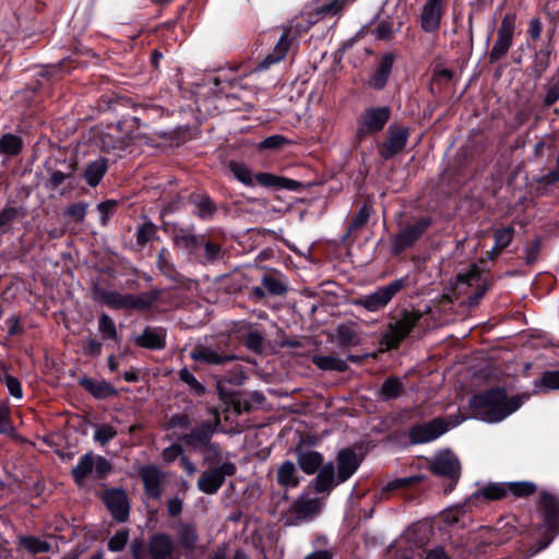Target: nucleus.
I'll use <instances>...</instances> for the list:
<instances>
[{
  "label": "nucleus",
  "instance_id": "f257e3e1",
  "mask_svg": "<svg viewBox=\"0 0 559 559\" xmlns=\"http://www.w3.org/2000/svg\"><path fill=\"white\" fill-rule=\"evenodd\" d=\"M522 396L508 399L507 391L502 388L487 390L474 395L471 404L477 408V417L481 420L495 424L503 420L523 405Z\"/></svg>",
  "mask_w": 559,
  "mask_h": 559
},
{
  "label": "nucleus",
  "instance_id": "f03ea898",
  "mask_svg": "<svg viewBox=\"0 0 559 559\" xmlns=\"http://www.w3.org/2000/svg\"><path fill=\"white\" fill-rule=\"evenodd\" d=\"M141 120L138 117H124L117 126L102 136V148L118 156L131 145L148 142V136L141 130Z\"/></svg>",
  "mask_w": 559,
  "mask_h": 559
},
{
  "label": "nucleus",
  "instance_id": "7ed1b4c3",
  "mask_svg": "<svg viewBox=\"0 0 559 559\" xmlns=\"http://www.w3.org/2000/svg\"><path fill=\"white\" fill-rule=\"evenodd\" d=\"M164 295L158 288L139 295L121 294L116 290H98V300L116 310H139L147 311L156 306L157 300Z\"/></svg>",
  "mask_w": 559,
  "mask_h": 559
},
{
  "label": "nucleus",
  "instance_id": "20e7f679",
  "mask_svg": "<svg viewBox=\"0 0 559 559\" xmlns=\"http://www.w3.org/2000/svg\"><path fill=\"white\" fill-rule=\"evenodd\" d=\"M409 284V276L404 275L390 283L377 287L373 292L355 298L352 304L355 307L364 308L369 312H377L384 309L392 299Z\"/></svg>",
  "mask_w": 559,
  "mask_h": 559
},
{
  "label": "nucleus",
  "instance_id": "39448f33",
  "mask_svg": "<svg viewBox=\"0 0 559 559\" xmlns=\"http://www.w3.org/2000/svg\"><path fill=\"white\" fill-rule=\"evenodd\" d=\"M210 411L213 414V421H203L197 425L188 433L181 435L180 440L190 449H207L218 457L219 449L211 440L219 425V414L213 408Z\"/></svg>",
  "mask_w": 559,
  "mask_h": 559
},
{
  "label": "nucleus",
  "instance_id": "423d86ee",
  "mask_svg": "<svg viewBox=\"0 0 559 559\" xmlns=\"http://www.w3.org/2000/svg\"><path fill=\"white\" fill-rule=\"evenodd\" d=\"M391 117L389 106L366 108L357 118L356 138L364 140L383 130Z\"/></svg>",
  "mask_w": 559,
  "mask_h": 559
},
{
  "label": "nucleus",
  "instance_id": "0eeeda50",
  "mask_svg": "<svg viewBox=\"0 0 559 559\" xmlns=\"http://www.w3.org/2000/svg\"><path fill=\"white\" fill-rule=\"evenodd\" d=\"M421 314L418 311H404L394 323H390L388 331L381 337V344L388 349L396 348L418 324Z\"/></svg>",
  "mask_w": 559,
  "mask_h": 559
},
{
  "label": "nucleus",
  "instance_id": "6e6552de",
  "mask_svg": "<svg viewBox=\"0 0 559 559\" xmlns=\"http://www.w3.org/2000/svg\"><path fill=\"white\" fill-rule=\"evenodd\" d=\"M227 168L236 180L247 187H253L254 181H257L260 186L267 188L287 187L284 185V182L287 181L286 179L270 173H259L253 175L251 169L245 163L239 160H230L227 165Z\"/></svg>",
  "mask_w": 559,
  "mask_h": 559
},
{
  "label": "nucleus",
  "instance_id": "1a4fd4ad",
  "mask_svg": "<svg viewBox=\"0 0 559 559\" xmlns=\"http://www.w3.org/2000/svg\"><path fill=\"white\" fill-rule=\"evenodd\" d=\"M515 13H507L498 27L497 39L493 43V46L489 52V62L496 63L503 59L510 48L513 45V37L515 33Z\"/></svg>",
  "mask_w": 559,
  "mask_h": 559
},
{
  "label": "nucleus",
  "instance_id": "9d476101",
  "mask_svg": "<svg viewBox=\"0 0 559 559\" xmlns=\"http://www.w3.org/2000/svg\"><path fill=\"white\" fill-rule=\"evenodd\" d=\"M432 219L424 216L416 222L406 225L392 239L391 251L393 254H400L405 249L413 247L421 236L429 229Z\"/></svg>",
  "mask_w": 559,
  "mask_h": 559
},
{
  "label": "nucleus",
  "instance_id": "9b49d317",
  "mask_svg": "<svg viewBox=\"0 0 559 559\" xmlns=\"http://www.w3.org/2000/svg\"><path fill=\"white\" fill-rule=\"evenodd\" d=\"M321 507L322 502L319 498L302 493L286 513V524L298 525L299 523L308 522L318 514Z\"/></svg>",
  "mask_w": 559,
  "mask_h": 559
},
{
  "label": "nucleus",
  "instance_id": "f8f14e48",
  "mask_svg": "<svg viewBox=\"0 0 559 559\" xmlns=\"http://www.w3.org/2000/svg\"><path fill=\"white\" fill-rule=\"evenodd\" d=\"M432 474L447 478L452 489L461 476V463L459 457L450 450L438 453L429 466Z\"/></svg>",
  "mask_w": 559,
  "mask_h": 559
},
{
  "label": "nucleus",
  "instance_id": "ddd939ff",
  "mask_svg": "<svg viewBox=\"0 0 559 559\" xmlns=\"http://www.w3.org/2000/svg\"><path fill=\"white\" fill-rule=\"evenodd\" d=\"M236 471L237 467L231 462H224L209 471H204L198 480V488L206 495H214L224 485L226 477L233 476Z\"/></svg>",
  "mask_w": 559,
  "mask_h": 559
},
{
  "label": "nucleus",
  "instance_id": "4468645a",
  "mask_svg": "<svg viewBox=\"0 0 559 559\" xmlns=\"http://www.w3.org/2000/svg\"><path fill=\"white\" fill-rule=\"evenodd\" d=\"M189 356L195 362L205 365H223L234 359L233 355H228L218 344H212L205 341L197 342L190 349Z\"/></svg>",
  "mask_w": 559,
  "mask_h": 559
},
{
  "label": "nucleus",
  "instance_id": "2eb2a0df",
  "mask_svg": "<svg viewBox=\"0 0 559 559\" xmlns=\"http://www.w3.org/2000/svg\"><path fill=\"white\" fill-rule=\"evenodd\" d=\"M449 430V424L441 417L428 423L413 426L408 431V439L413 444L431 442Z\"/></svg>",
  "mask_w": 559,
  "mask_h": 559
},
{
  "label": "nucleus",
  "instance_id": "dca6fc26",
  "mask_svg": "<svg viewBox=\"0 0 559 559\" xmlns=\"http://www.w3.org/2000/svg\"><path fill=\"white\" fill-rule=\"evenodd\" d=\"M102 500L117 522L124 523L129 520L130 502L127 492L122 488L106 489Z\"/></svg>",
  "mask_w": 559,
  "mask_h": 559
},
{
  "label": "nucleus",
  "instance_id": "f3484780",
  "mask_svg": "<svg viewBox=\"0 0 559 559\" xmlns=\"http://www.w3.org/2000/svg\"><path fill=\"white\" fill-rule=\"evenodd\" d=\"M138 473L143 483L144 493L151 499L159 500L166 480L164 472L155 464H145L140 466Z\"/></svg>",
  "mask_w": 559,
  "mask_h": 559
},
{
  "label": "nucleus",
  "instance_id": "a211bd4d",
  "mask_svg": "<svg viewBox=\"0 0 559 559\" xmlns=\"http://www.w3.org/2000/svg\"><path fill=\"white\" fill-rule=\"evenodd\" d=\"M362 456L354 448H344L336 455L337 483L347 481L359 468Z\"/></svg>",
  "mask_w": 559,
  "mask_h": 559
},
{
  "label": "nucleus",
  "instance_id": "6ab92c4d",
  "mask_svg": "<svg viewBox=\"0 0 559 559\" xmlns=\"http://www.w3.org/2000/svg\"><path fill=\"white\" fill-rule=\"evenodd\" d=\"M388 133V140L379 147V155L385 160L401 152L406 146L408 140V129L405 127L390 126Z\"/></svg>",
  "mask_w": 559,
  "mask_h": 559
},
{
  "label": "nucleus",
  "instance_id": "aec40b11",
  "mask_svg": "<svg viewBox=\"0 0 559 559\" xmlns=\"http://www.w3.org/2000/svg\"><path fill=\"white\" fill-rule=\"evenodd\" d=\"M540 507L543 512V522L539 526L551 532H559V499L550 492L540 495Z\"/></svg>",
  "mask_w": 559,
  "mask_h": 559
},
{
  "label": "nucleus",
  "instance_id": "412c9836",
  "mask_svg": "<svg viewBox=\"0 0 559 559\" xmlns=\"http://www.w3.org/2000/svg\"><path fill=\"white\" fill-rule=\"evenodd\" d=\"M443 16V3L435 0H426L423 5L419 22L426 33H435L440 28Z\"/></svg>",
  "mask_w": 559,
  "mask_h": 559
},
{
  "label": "nucleus",
  "instance_id": "4be33fe9",
  "mask_svg": "<svg viewBox=\"0 0 559 559\" xmlns=\"http://www.w3.org/2000/svg\"><path fill=\"white\" fill-rule=\"evenodd\" d=\"M147 551L151 559H178L174 556V542L165 533H157L151 536Z\"/></svg>",
  "mask_w": 559,
  "mask_h": 559
},
{
  "label": "nucleus",
  "instance_id": "5701e85b",
  "mask_svg": "<svg viewBox=\"0 0 559 559\" xmlns=\"http://www.w3.org/2000/svg\"><path fill=\"white\" fill-rule=\"evenodd\" d=\"M317 476L310 481V486L317 493L329 495L337 486V475L333 462H328L318 472Z\"/></svg>",
  "mask_w": 559,
  "mask_h": 559
},
{
  "label": "nucleus",
  "instance_id": "b1692460",
  "mask_svg": "<svg viewBox=\"0 0 559 559\" xmlns=\"http://www.w3.org/2000/svg\"><path fill=\"white\" fill-rule=\"evenodd\" d=\"M296 454L299 467L307 475L316 474L323 466V455L316 450L298 445Z\"/></svg>",
  "mask_w": 559,
  "mask_h": 559
},
{
  "label": "nucleus",
  "instance_id": "393cba45",
  "mask_svg": "<svg viewBox=\"0 0 559 559\" xmlns=\"http://www.w3.org/2000/svg\"><path fill=\"white\" fill-rule=\"evenodd\" d=\"M394 57L392 53H386L381 58L377 69L370 74L368 85L376 91H381L385 87L389 78L392 73Z\"/></svg>",
  "mask_w": 559,
  "mask_h": 559
},
{
  "label": "nucleus",
  "instance_id": "a878e982",
  "mask_svg": "<svg viewBox=\"0 0 559 559\" xmlns=\"http://www.w3.org/2000/svg\"><path fill=\"white\" fill-rule=\"evenodd\" d=\"M199 535L193 524L180 523L177 530L178 545L186 552V557L190 558L195 550Z\"/></svg>",
  "mask_w": 559,
  "mask_h": 559
},
{
  "label": "nucleus",
  "instance_id": "bb28decb",
  "mask_svg": "<svg viewBox=\"0 0 559 559\" xmlns=\"http://www.w3.org/2000/svg\"><path fill=\"white\" fill-rule=\"evenodd\" d=\"M80 385L83 386L91 395L98 400H106L117 396L118 391L105 380H94L92 378L80 379Z\"/></svg>",
  "mask_w": 559,
  "mask_h": 559
},
{
  "label": "nucleus",
  "instance_id": "cd10ccee",
  "mask_svg": "<svg viewBox=\"0 0 559 559\" xmlns=\"http://www.w3.org/2000/svg\"><path fill=\"white\" fill-rule=\"evenodd\" d=\"M459 282L466 283L468 286L477 284L476 290L468 296L467 305L469 307H474L478 304V301L483 298L488 289V284L485 280H481L479 274L471 271L465 274H459Z\"/></svg>",
  "mask_w": 559,
  "mask_h": 559
},
{
  "label": "nucleus",
  "instance_id": "c85d7f7f",
  "mask_svg": "<svg viewBox=\"0 0 559 559\" xmlns=\"http://www.w3.org/2000/svg\"><path fill=\"white\" fill-rule=\"evenodd\" d=\"M261 283L272 296H283L288 289L287 278L280 272H269L262 276Z\"/></svg>",
  "mask_w": 559,
  "mask_h": 559
},
{
  "label": "nucleus",
  "instance_id": "c756f323",
  "mask_svg": "<svg viewBox=\"0 0 559 559\" xmlns=\"http://www.w3.org/2000/svg\"><path fill=\"white\" fill-rule=\"evenodd\" d=\"M16 544L20 549L33 556L49 552L51 549V545L48 540L34 535L20 536Z\"/></svg>",
  "mask_w": 559,
  "mask_h": 559
},
{
  "label": "nucleus",
  "instance_id": "7c9ffc66",
  "mask_svg": "<svg viewBox=\"0 0 559 559\" xmlns=\"http://www.w3.org/2000/svg\"><path fill=\"white\" fill-rule=\"evenodd\" d=\"M289 49V39L287 34H283L277 44L275 45L273 51L269 53L258 66V71H264L269 69L272 64L280 62L283 60L288 52Z\"/></svg>",
  "mask_w": 559,
  "mask_h": 559
},
{
  "label": "nucleus",
  "instance_id": "2f4dec72",
  "mask_svg": "<svg viewBox=\"0 0 559 559\" xmlns=\"http://www.w3.org/2000/svg\"><path fill=\"white\" fill-rule=\"evenodd\" d=\"M277 483L280 486L288 489L297 487L300 483L297 468L292 461H284L277 468Z\"/></svg>",
  "mask_w": 559,
  "mask_h": 559
},
{
  "label": "nucleus",
  "instance_id": "473e14b6",
  "mask_svg": "<svg viewBox=\"0 0 559 559\" xmlns=\"http://www.w3.org/2000/svg\"><path fill=\"white\" fill-rule=\"evenodd\" d=\"M136 344L141 347L160 349L165 346V332L162 329L146 328L136 337Z\"/></svg>",
  "mask_w": 559,
  "mask_h": 559
},
{
  "label": "nucleus",
  "instance_id": "72a5a7b5",
  "mask_svg": "<svg viewBox=\"0 0 559 559\" xmlns=\"http://www.w3.org/2000/svg\"><path fill=\"white\" fill-rule=\"evenodd\" d=\"M311 361L322 371L344 372L348 368L346 360L335 355H313Z\"/></svg>",
  "mask_w": 559,
  "mask_h": 559
},
{
  "label": "nucleus",
  "instance_id": "f704fd0d",
  "mask_svg": "<svg viewBox=\"0 0 559 559\" xmlns=\"http://www.w3.org/2000/svg\"><path fill=\"white\" fill-rule=\"evenodd\" d=\"M515 229L512 226L498 228L493 231L495 245L489 252V259H496L500 252L510 246L514 238Z\"/></svg>",
  "mask_w": 559,
  "mask_h": 559
},
{
  "label": "nucleus",
  "instance_id": "c9c22d12",
  "mask_svg": "<svg viewBox=\"0 0 559 559\" xmlns=\"http://www.w3.org/2000/svg\"><path fill=\"white\" fill-rule=\"evenodd\" d=\"M108 169L107 159L99 157L87 164L84 178L90 187H96L105 176Z\"/></svg>",
  "mask_w": 559,
  "mask_h": 559
},
{
  "label": "nucleus",
  "instance_id": "e433bc0d",
  "mask_svg": "<svg viewBox=\"0 0 559 559\" xmlns=\"http://www.w3.org/2000/svg\"><path fill=\"white\" fill-rule=\"evenodd\" d=\"M93 468L94 453L88 451L80 457L78 464L71 471L75 484L81 485L85 478L93 473Z\"/></svg>",
  "mask_w": 559,
  "mask_h": 559
},
{
  "label": "nucleus",
  "instance_id": "4c0bfd02",
  "mask_svg": "<svg viewBox=\"0 0 559 559\" xmlns=\"http://www.w3.org/2000/svg\"><path fill=\"white\" fill-rule=\"evenodd\" d=\"M335 336L342 347H353L360 344V336L352 324H340L335 330Z\"/></svg>",
  "mask_w": 559,
  "mask_h": 559
},
{
  "label": "nucleus",
  "instance_id": "58836bf2",
  "mask_svg": "<svg viewBox=\"0 0 559 559\" xmlns=\"http://www.w3.org/2000/svg\"><path fill=\"white\" fill-rule=\"evenodd\" d=\"M507 493V483H492L474 492L471 497V500L478 498H485L487 500H499L504 498Z\"/></svg>",
  "mask_w": 559,
  "mask_h": 559
},
{
  "label": "nucleus",
  "instance_id": "ea45409f",
  "mask_svg": "<svg viewBox=\"0 0 559 559\" xmlns=\"http://www.w3.org/2000/svg\"><path fill=\"white\" fill-rule=\"evenodd\" d=\"M23 148L21 136L12 133H5L0 138V154L5 156H16Z\"/></svg>",
  "mask_w": 559,
  "mask_h": 559
},
{
  "label": "nucleus",
  "instance_id": "a19ab883",
  "mask_svg": "<svg viewBox=\"0 0 559 559\" xmlns=\"http://www.w3.org/2000/svg\"><path fill=\"white\" fill-rule=\"evenodd\" d=\"M192 424L191 417L186 413H178L170 416L165 424V430L171 431L174 436L180 439L179 432L187 430Z\"/></svg>",
  "mask_w": 559,
  "mask_h": 559
},
{
  "label": "nucleus",
  "instance_id": "79ce46f5",
  "mask_svg": "<svg viewBox=\"0 0 559 559\" xmlns=\"http://www.w3.org/2000/svg\"><path fill=\"white\" fill-rule=\"evenodd\" d=\"M98 331L104 341H114L119 343V335L115 321L107 314L102 313L98 318Z\"/></svg>",
  "mask_w": 559,
  "mask_h": 559
},
{
  "label": "nucleus",
  "instance_id": "37998d69",
  "mask_svg": "<svg viewBox=\"0 0 559 559\" xmlns=\"http://www.w3.org/2000/svg\"><path fill=\"white\" fill-rule=\"evenodd\" d=\"M157 237V226L148 218H144V222L138 226L135 231L136 243L139 246H145L150 241Z\"/></svg>",
  "mask_w": 559,
  "mask_h": 559
},
{
  "label": "nucleus",
  "instance_id": "c03bdc74",
  "mask_svg": "<svg viewBox=\"0 0 559 559\" xmlns=\"http://www.w3.org/2000/svg\"><path fill=\"white\" fill-rule=\"evenodd\" d=\"M538 532L543 535V538L526 550L525 559L532 558L548 548L558 534L556 532L548 531L547 528H542V526H538Z\"/></svg>",
  "mask_w": 559,
  "mask_h": 559
},
{
  "label": "nucleus",
  "instance_id": "a18cd8bd",
  "mask_svg": "<svg viewBox=\"0 0 559 559\" xmlns=\"http://www.w3.org/2000/svg\"><path fill=\"white\" fill-rule=\"evenodd\" d=\"M507 489L514 497H528L536 491V485L532 481H510Z\"/></svg>",
  "mask_w": 559,
  "mask_h": 559
},
{
  "label": "nucleus",
  "instance_id": "49530a36",
  "mask_svg": "<svg viewBox=\"0 0 559 559\" xmlns=\"http://www.w3.org/2000/svg\"><path fill=\"white\" fill-rule=\"evenodd\" d=\"M174 241L180 248L192 250L198 245V237L192 231L180 228L175 233Z\"/></svg>",
  "mask_w": 559,
  "mask_h": 559
},
{
  "label": "nucleus",
  "instance_id": "de8ad7c7",
  "mask_svg": "<svg viewBox=\"0 0 559 559\" xmlns=\"http://www.w3.org/2000/svg\"><path fill=\"white\" fill-rule=\"evenodd\" d=\"M402 392V383L400 379L390 377L388 378L381 389L380 395L383 400H391L397 397Z\"/></svg>",
  "mask_w": 559,
  "mask_h": 559
},
{
  "label": "nucleus",
  "instance_id": "09e8293b",
  "mask_svg": "<svg viewBox=\"0 0 559 559\" xmlns=\"http://www.w3.org/2000/svg\"><path fill=\"white\" fill-rule=\"evenodd\" d=\"M117 436V429L108 424H102L96 426L94 430V441L100 445L107 444Z\"/></svg>",
  "mask_w": 559,
  "mask_h": 559
},
{
  "label": "nucleus",
  "instance_id": "8fccbe9b",
  "mask_svg": "<svg viewBox=\"0 0 559 559\" xmlns=\"http://www.w3.org/2000/svg\"><path fill=\"white\" fill-rule=\"evenodd\" d=\"M129 530L122 528L116 532L108 540V550L119 552L124 549L129 542Z\"/></svg>",
  "mask_w": 559,
  "mask_h": 559
},
{
  "label": "nucleus",
  "instance_id": "3c124183",
  "mask_svg": "<svg viewBox=\"0 0 559 559\" xmlns=\"http://www.w3.org/2000/svg\"><path fill=\"white\" fill-rule=\"evenodd\" d=\"M179 379L189 386L193 394L201 395L205 392L204 385L198 381L189 369L182 368L179 371Z\"/></svg>",
  "mask_w": 559,
  "mask_h": 559
},
{
  "label": "nucleus",
  "instance_id": "603ef678",
  "mask_svg": "<svg viewBox=\"0 0 559 559\" xmlns=\"http://www.w3.org/2000/svg\"><path fill=\"white\" fill-rule=\"evenodd\" d=\"M0 380H1V383L7 388L9 393L14 399L21 400L23 397L22 384H21V381L16 377H14L10 373H4L0 378Z\"/></svg>",
  "mask_w": 559,
  "mask_h": 559
},
{
  "label": "nucleus",
  "instance_id": "864d4df0",
  "mask_svg": "<svg viewBox=\"0 0 559 559\" xmlns=\"http://www.w3.org/2000/svg\"><path fill=\"white\" fill-rule=\"evenodd\" d=\"M346 7V0H330L316 9V14L321 16H333Z\"/></svg>",
  "mask_w": 559,
  "mask_h": 559
},
{
  "label": "nucleus",
  "instance_id": "5fc2aeb1",
  "mask_svg": "<svg viewBox=\"0 0 559 559\" xmlns=\"http://www.w3.org/2000/svg\"><path fill=\"white\" fill-rule=\"evenodd\" d=\"M194 204H195V207H197L195 214L199 217H201V218L210 217L214 213V211H215L214 203L206 195H198L194 199Z\"/></svg>",
  "mask_w": 559,
  "mask_h": 559
},
{
  "label": "nucleus",
  "instance_id": "6e6d98bb",
  "mask_svg": "<svg viewBox=\"0 0 559 559\" xmlns=\"http://www.w3.org/2000/svg\"><path fill=\"white\" fill-rule=\"evenodd\" d=\"M423 479H424L423 475H414V476H409V477L396 478V479L389 481L384 486L383 491H392V490H397V489H402V488H407L416 483L421 481Z\"/></svg>",
  "mask_w": 559,
  "mask_h": 559
},
{
  "label": "nucleus",
  "instance_id": "4d7b16f0",
  "mask_svg": "<svg viewBox=\"0 0 559 559\" xmlns=\"http://www.w3.org/2000/svg\"><path fill=\"white\" fill-rule=\"evenodd\" d=\"M369 217L370 207L367 204H364L350 221L348 226V233H353L364 227L368 223Z\"/></svg>",
  "mask_w": 559,
  "mask_h": 559
},
{
  "label": "nucleus",
  "instance_id": "13d9d810",
  "mask_svg": "<svg viewBox=\"0 0 559 559\" xmlns=\"http://www.w3.org/2000/svg\"><path fill=\"white\" fill-rule=\"evenodd\" d=\"M112 471L111 463L102 455H94V477L96 479H105Z\"/></svg>",
  "mask_w": 559,
  "mask_h": 559
},
{
  "label": "nucleus",
  "instance_id": "bf43d9fd",
  "mask_svg": "<svg viewBox=\"0 0 559 559\" xmlns=\"http://www.w3.org/2000/svg\"><path fill=\"white\" fill-rule=\"evenodd\" d=\"M87 209H88V203L78 202V203L70 204L64 210V214L81 223L85 218Z\"/></svg>",
  "mask_w": 559,
  "mask_h": 559
},
{
  "label": "nucleus",
  "instance_id": "052dcab7",
  "mask_svg": "<svg viewBox=\"0 0 559 559\" xmlns=\"http://www.w3.org/2000/svg\"><path fill=\"white\" fill-rule=\"evenodd\" d=\"M539 388L545 390H559V370L545 371Z\"/></svg>",
  "mask_w": 559,
  "mask_h": 559
},
{
  "label": "nucleus",
  "instance_id": "680f3d73",
  "mask_svg": "<svg viewBox=\"0 0 559 559\" xmlns=\"http://www.w3.org/2000/svg\"><path fill=\"white\" fill-rule=\"evenodd\" d=\"M117 202L114 200H106L97 204L96 210L99 213L100 224L103 226L107 225L108 218L112 215Z\"/></svg>",
  "mask_w": 559,
  "mask_h": 559
},
{
  "label": "nucleus",
  "instance_id": "e2e57ef3",
  "mask_svg": "<svg viewBox=\"0 0 559 559\" xmlns=\"http://www.w3.org/2000/svg\"><path fill=\"white\" fill-rule=\"evenodd\" d=\"M204 258L207 262L214 263L222 259V248L212 241L204 243Z\"/></svg>",
  "mask_w": 559,
  "mask_h": 559
},
{
  "label": "nucleus",
  "instance_id": "0e129e2a",
  "mask_svg": "<svg viewBox=\"0 0 559 559\" xmlns=\"http://www.w3.org/2000/svg\"><path fill=\"white\" fill-rule=\"evenodd\" d=\"M13 430L10 421V409L4 402L0 401V433H8Z\"/></svg>",
  "mask_w": 559,
  "mask_h": 559
},
{
  "label": "nucleus",
  "instance_id": "69168bd1",
  "mask_svg": "<svg viewBox=\"0 0 559 559\" xmlns=\"http://www.w3.org/2000/svg\"><path fill=\"white\" fill-rule=\"evenodd\" d=\"M185 453L181 445L178 443H173L163 450L162 456L166 463H173L177 459H181V455Z\"/></svg>",
  "mask_w": 559,
  "mask_h": 559
},
{
  "label": "nucleus",
  "instance_id": "338daca9",
  "mask_svg": "<svg viewBox=\"0 0 559 559\" xmlns=\"http://www.w3.org/2000/svg\"><path fill=\"white\" fill-rule=\"evenodd\" d=\"M130 552L134 559H146L147 547L143 538H134L130 544Z\"/></svg>",
  "mask_w": 559,
  "mask_h": 559
},
{
  "label": "nucleus",
  "instance_id": "774afa93",
  "mask_svg": "<svg viewBox=\"0 0 559 559\" xmlns=\"http://www.w3.org/2000/svg\"><path fill=\"white\" fill-rule=\"evenodd\" d=\"M540 188L547 189L559 182V168L548 171L536 179Z\"/></svg>",
  "mask_w": 559,
  "mask_h": 559
}]
</instances>
